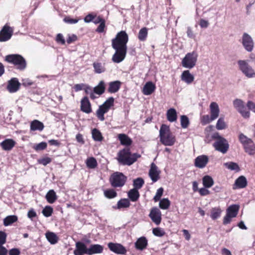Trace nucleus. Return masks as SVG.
<instances>
[{
	"mask_svg": "<svg viewBox=\"0 0 255 255\" xmlns=\"http://www.w3.org/2000/svg\"><path fill=\"white\" fill-rule=\"evenodd\" d=\"M128 36L125 31L118 32L116 37L112 40V46L115 50L112 60L114 63H119L125 58L127 52V44Z\"/></svg>",
	"mask_w": 255,
	"mask_h": 255,
	"instance_id": "f257e3e1",
	"label": "nucleus"
},
{
	"mask_svg": "<svg viewBox=\"0 0 255 255\" xmlns=\"http://www.w3.org/2000/svg\"><path fill=\"white\" fill-rule=\"evenodd\" d=\"M140 157L137 153L131 154L128 148H125L119 151L117 159L119 163L124 165H131L135 162L137 159Z\"/></svg>",
	"mask_w": 255,
	"mask_h": 255,
	"instance_id": "f03ea898",
	"label": "nucleus"
},
{
	"mask_svg": "<svg viewBox=\"0 0 255 255\" xmlns=\"http://www.w3.org/2000/svg\"><path fill=\"white\" fill-rule=\"evenodd\" d=\"M160 141L165 146H172L176 141L175 136L171 133L169 127L162 125L159 130Z\"/></svg>",
	"mask_w": 255,
	"mask_h": 255,
	"instance_id": "7ed1b4c3",
	"label": "nucleus"
},
{
	"mask_svg": "<svg viewBox=\"0 0 255 255\" xmlns=\"http://www.w3.org/2000/svg\"><path fill=\"white\" fill-rule=\"evenodd\" d=\"M212 139L216 140L213 144L215 149L223 153H226L229 148V144L227 140L221 136L218 132H215L211 136Z\"/></svg>",
	"mask_w": 255,
	"mask_h": 255,
	"instance_id": "20e7f679",
	"label": "nucleus"
},
{
	"mask_svg": "<svg viewBox=\"0 0 255 255\" xmlns=\"http://www.w3.org/2000/svg\"><path fill=\"white\" fill-rule=\"evenodd\" d=\"M239 139L247 154L251 156L255 155V144L251 138L241 133L239 135Z\"/></svg>",
	"mask_w": 255,
	"mask_h": 255,
	"instance_id": "39448f33",
	"label": "nucleus"
},
{
	"mask_svg": "<svg viewBox=\"0 0 255 255\" xmlns=\"http://www.w3.org/2000/svg\"><path fill=\"white\" fill-rule=\"evenodd\" d=\"M198 57V53L196 51L187 53L182 60L181 65L186 69H192L196 65Z\"/></svg>",
	"mask_w": 255,
	"mask_h": 255,
	"instance_id": "423d86ee",
	"label": "nucleus"
},
{
	"mask_svg": "<svg viewBox=\"0 0 255 255\" xmlns=\"http://www.w3.org/2000/svg\"><path fill=\"white\" fill-rule=\"evenodd\" d=\"M114 99L113 97H110L99 107L97 111L96 115L100 121H104V114L107 113L111 107L114 105Z\"/></svg>",
	"mask_w": 255,
	"mask_h": 255,
	"instance_id": "0eeeda50",
	"label": "nucleus"
},
{
	"mask_svg": "<svg viewBox=\"0 0 255 255\" xmlns=\"http://www.w3.org/2000/svg\"><path fill=\"white\" fill-rule=\"evenodd\" d=\"M5 60L17 66L20 70H23L26 67V62L24 59L20 55L11 54L5 57Z\"/></svg>",
	"mask_w": 255,
	"mask_h": 255,
	"instance_id": "6e6552de",
	"label": "nucleus"
},
{
	"mask_svg": "<svg viewBox=\"0 0 255 255\" xmlns=\"http://www.w3.org/2000/svg\"><path fill=\"white\" fill-rule=\"evenodd\" d=\"M127 180V177L122 173L115 172L110 177V182L114 187H121L123 186Z\"/></svg>",
	"mask_w": 255,
	"mask_h": 255,
	"instance_id": "1a4fd4ad",
	"label": "nucleus"
},
{
	"mask_svg": "<svg viewBox=\"0 0 255 255\" xmlns=\"http://www.w3.org/2000/svg\"><path fill=\"white\" fill-rule=\"evenodd\" d=\"M238 64L240 70L248 78L255 77V72L245 60H239Z\"/></svg>",
	"mask_w": 255,
	"mask_h": 255,
	"instance_id": "9d476101",
	"label": "nucleus"
},
{
	"mask_svg": "<svg viewBox=\"0 0 255 255\" xmlns=\"http://www.w3.org/2000/svg\"><path fill=\"white\" fill-rule=\"evenodd\" d=\"M234 108L242 115L245 118H248L250 117V112L247 111L243 101L240 99H237L233 101Z\"/></svg>",
	"mask_w": 255,
	"mask_h": 255,
	"instance_id": "9b49d317",
	"label": "nucleus"
},
{
	"mask_svg": "<svg viewBox=\"0 0 255 255\" xmlns=\"http://www.w3.org/2000/svg\"><path fill=\"white\" fill-rule=\"evenodd\" d=\"M108 247L111 251L118 255H125L127 250L122 245L112 242L108 244Z\"/></svg>",
	"mask_w": 255,
	"mask_h": 255,
	"instance_id": "f8f14e48",
	"label": "nucleus"
},
{
	"mask_svg": "<svg viewBox=\"0 0 255 255\" xmlns=\"http://www.w3.org/2000/svg\"><path fill=\"white\" fill-rule=\"evenodd\" d=\"M13 33L12 29L7 26L5 25L0 31V41L3 42L9 40Z\"/></svg>",
	"mask_w": 255,
	"mask_h": 255,
	"instance_id": "ddd939ff",
	"label": "nucleus"
},
{
	"mask_svg": "<svg viewBox=\"0 0 255 255\" xmlns=\"http://www.w3.org/2000/svg\"><path fill=\"white\" fill-rule=\"evenodd\" d=\"M149 216L152 221L156 225H158L160 224L161 221V213L157 208L154 207L152 208Z\"/></svg>",
	"mask_w": 255,
	"mask_h": 255,
	"instance_id": "4468645a",
	"label": "nucleus"
},
{
	"mask_svg": "<svg viewBox=\"0 0 255 255\" xmlns=\"http://www.w3.org/2000/svg\"><path fill=\"white\" fill-rule=\"evenodd\" d=\"M160 173V171L157 166L154 163H152L149 171V176L152 182H155L159 179Z\"/></svg>",
	"mask_w": 255,
	"mask_h": 255,
	"instance_id": "2eb2a0df",
	"label": "nucleus"
},
{
	"mask_svg": "<svg viewBox=\"0 0 255 255\" xmlns=\"http://www.w3.org/2000/svg\"><path fill=\"white\" fill-rule=\"evenodd\" d=\"M242 43L246 49L249 52L252 51L254 47V42L252 37L248 34L244 33L242 38Z\"/></svg>",
	"mask_w": 255,
	"mask_h": 255,
	"instance_id": "dca6fc26",
	"label": "nucleus"
},
{
	"mask_svg": "<svg viewBox=\"0 0 255 255\" xmlns=\"http://www.w3.org/2000/svg\"><path fill=\"white\" fill-rule=\"evenodd\" d=\"M20 84L16 78H12L8 81L7 89L10 93L17 92L20 88Z\"/></svg>",
	"mask_w": 255,
	"mask_h": 255,
	"instance_id": "f3484780",
	"label": "nucleus"
},
{
	"mask_svg": "<svg viewBox=\"0 0 255 255\" xmlns=\"http://www.w3.org/2000/svg\"><path fill=\"white\" fill-rule=\"evenodd\" d=\"M209 161L207 156L205 155L198 156L195 159V165L199 168H203L206 166Z\"/></svg>",
	"mask_w": 255,
	"mask_h": 255,
	"instance_id": "a211bd4d",
	"label": "nucleus"
},
{
	"mask_svg": "<svg viewBox=\"0 0 255 255\" xmlns=\"http://www.w3.org/2000/svg\"><path fill=\"white\" fill-rule=\"evenodd\" d=\"M104 248L99 244L91 245L89 248L86 247L87 255L101 254L103 251Z\"/></svg>",
	"mask_w": 255,
	"mask_h": 255,
	"instance_id": "6ab92c4d",
	"label": "nucleus"
},
{
	"mask_svg": "<svg viewBox=\"0 0 255 255\" xmlns=\"http://www.w3.org/2000/svg\"><path fill=\"white\" fill-rule=\"evenodd\" d=\"M86 245L81 242H78L75 244V249L74 251V255H83L87 254Z\"/></svg>",
	"mask_w": 255,
	"mask_h": 255,
	"instance_id": "aec40b11",
	"label": "nucleus"
},
{
	"mask_svg": "<svg viewBox=\"0 0 255 255\" xmlns=\"http://www.w3.org/2000/svg\"><path fill=\"white\" fill-rule=\"evenodd\" d=\"M81 110L86 114H89L92 112L91 104L87 97H84L81 101Z\"/></svg>",
	"mask_w": 255,
	"mask_h": 255,
	"instance_id": "412c9836",
	"label": "nucleus"
},
{
	"mask_svg": "<svg viewBox=\"0 0 255 255\" xmlns=\"http://www.w3.org/2000/svg\"><path fill=\"white\" fill-rule=\"evenodd\" d=\"M247 185V180L246 178L244 176H241L238 177L235 181L233 185V189L235 190L238 188H244Z\"/></svg>",
	"mask_w": 255,
	"mask_h": 255,
	"instance_id": "4be33fe9",
	"label": "nucleus"
},
{
	"mask_svg": "<svg viewBox=\"0 0 255 255\" xmlns=\"http://www.w3.org/2000/svg\"><path fill=\"white\" fill-rule=\"evenodd\" d=\"M210 110L211 120H215L218 117L220 112L219 106L217 103L216 102H212L210 105Z\"/></svg>",
	"mask_w": 255,
	"mask_h": 255,
	"instance_id": "5701e85b",
	"label": "nucleus"
},
{
	"mask_svg": "<svg viewBox=\"0 0 255 255\" xmlns=\"http://www.w3.org/2000/svg\"><path fill=\"white\" fill-rule=\"evenodd\" d=\"M181 79L187 84H190L194 81V76L189 70H187L182 73Z\"/></svg>",
	"mask_w": 255,
	"mask_h": 255,
	"instance_id": "b1692460",
	"label": "nucleus"
},
{
	"mask_svg": "<svg viewBox=\"0 0 255 255\" xmlns=\"http://www.w3.org/2000/svg\"><path fill=\"white\" fill-rule=\"evenodd\" d=\"M15 142L12 139H6L1 142L0 144L4 150H10L15 145Z\"/></svg>",
	"mask_w": 255,
	"mask_h": 255,
	"instance_id": "393cba45",
	"label": "nucleus"
},
{
	"mask_svg": "<svg viewBox=\"0 0 255 255\" xmlns=\"http://www.w3.org/2000/svg\"><path fill=\"white\" fill-rule=\"evenodd\" d=\"M155 89V85L151 82H148L143 86L142 93L145 95H149L154 92Z\"/></svg>",
	"mask_w": 255,
	"mask_h": 255,
	"instance_id": "a878e982",
	"label": "nucleus"
},
{
	"mask_svg": "<svg viewBox=\"0 0 255 255\" xmlns=\"http://www.w3.org/2000/svg\"><path fill=\"white\" fill-rule=\"evenodd\" d=\"M166 118L171 123L176 122L177 119V113L176 110L174 108L168 110L166 112Z\"/></svg>",
	"mask_w": 255,
	"mask_h": 255,
	"instance_id": "bb28decb",
	"label": "nucleus"
},
{
	"mask_svg": "<svg viewBox=\"0 0 255 255\" xmlns=\"http://www.w3.org/2000/svg\"><path fill=\"white\" fill-rule=\"evenodd\" d=\"M121 82L119 81L111 82L109 84L108 91L110 93H115L120 89Z\"/></svg>",
	"mask_w": 255,
	"mask_h": 255,
	"instance_id": "cd10ccee",
	"label": "nucleus"
},
{
	"mask_svg": "<svg viewBox=\"0 0 255 255\" xmlns=\"http://www.w3.org/2000/svg\"><path fill=\"white\" fill-rule=\"evenodd\" d=\"M147 245V241L145 237H142L137 239L135 243L136 249L139 250H143Z\"/></svg>",
	"mask_w": 255,
	"mask_h": 255,
	"instance_id": "c85d7f7f",
	"label": "nucleus"
},
{
	"mask_svg": "<svg viewBox=\"0 0 255 255\" xmlns=\"http://www.w3.org/2000/svg\"><path fill=\"white\" fill-rule=\"evenodd\" d=\"M45 237L48 242L52 245H55L58 243L59 238L57 235L52 232H47L45 234Z\"/></svg>",
	"mask_w": 255,
	"mask_h": 255,
	"instance_id": "c756f323",
	"label": "nucleus"
},
{
	"mask_svg": "<svg viewBox=\"0 0 255 255\" xmlns=\"http://www.w3.org/2000/svg\"><path fill=\"white\" fill-rule=\"evenodd\" d=\"M44 125L43 124L38 121V120H34L30 124V130L35 131V130H39L41 131L44 128Z\"/></svg>",
	"mask_w": 255,
	"mask_h": 255,
	"instance_id": "7c9ffc66",
	"label": "nucleus"
},
{
	"mask_svg": "<svg viewBox=\"0 0 255 255\" xmlns=\"http://www.w3.org/2000/svg\"><path fill=\"white\" fill-rule=\"evenodd\" d=\"M118 138L121 143L124 145H129L132 143L131 139L126 134L120 133L118 135Z\"/></svg>",
	"mask_w": 255,
	"mask_h": 255,
	"instance_id": "2f4dec72",
	"label": "nucleus"
},
{
	"mask_svg": "<svg viewBox=\"0 0 255 255\" xmlns=\"http://www.w3.org/2000/svg\"><path fill=\"white\" fill-rule=\"evenodd\" d=\"M239 210V206L237 205H232L230 206L227 209V213L233 217H236L238 214Z\"/></svg>",
	"mask_w": 255,
	"mask_h": 255,
	"instance_id": "473e14b6",
	"label": "nucleus"
},
{
	"mask_svg": "<svg viewBox=\"0 0 255 255\" xmlns=\"http://www.w3.org/2000/svg\"><path fill=\"white\" fill-rule=\"evenodd\" d=\"M94 93L99 95L103 94L105 91V83L103 81H101L98 85L93 89Z\"/></svg>",
	"mask_w": 255,
	"mask_h": 255,
	"instance_id": "72a5a7b5",
	"label": "nucleus"
},
{
	"mask_svg": "<svg viewBox=\"0 0 255 255\" xmlns=\"http://www.w3.org/2000/svg\"><path fill=\"white\" fill-rule=\"evenodd\" d=\"M128 197L130 200L132 202L136 201L139 197V193L136 189H130L128 193Z\"/></svg>",
	"mask_w": 255,
	"mask_h": 255,
	"instance_id": "f704fd0d",
	"label": "nucleus"
},
{
	"mask_svg": "<svg viewBox=\"0 0 255 255\" xmlns=\"http://www.w3.org/2000/svg\"><path fill=\"white\" fill-rule=\"evenodd\" d=\"M45 198L47 202L50 204L53 203L57 198L56 193L53 190H50L47 193Z\"/></svg>",
	"mask_w": 255,
	"mask_h": 255,
	"instance_id": "c9c22d12",
	"label": "nucleus"
},
{
	"mask_svg": "<svg viewBox=\"0 0 255 255\" xmlns=\"http://www.w3.org/2000/svg\"><path fill=\"white\" fill-rule=\"evenodd\" d=\"M94 72L97 74H101L105 71V64L100 62H94L93 64Z\"/></svg>",
	"mask_w": 255,
	"mask_h": 255,
	"instance_id": "e433bc0d",
	"label": "nucleus"
},
{
	"mask_svg": "<svg viewBox=\"0 0 255 255\" xmlns=\"http://www.w3.org/2000/svg\"><path fill=\"white\" fill-rule=\"evenodd\" d=\"M203 184L205 188H210L214 184L213 179L209 175H206L202 179Z\"/></svg>",
	"mask_w": 255,
	"mask_h": 255,
	"instance_id": "4c0bfd02",
	"label": "nucleus"
},
{
	"mask_svg": "<svg viewBox=\"0 0 255 255\" xmlns=\"http://www.w3.org/2000/svg\"><path fill=\"white\" fill-rule=\"evenodd\" d=\"M17 220V217L15 215L8 216L3 219V224L7 226L15 222Z\"/></svg>",
	"mask_w": 255,
	"mask_h": 255,
	"instance_id": "58836bf2",
	"label": "nucleus"
},
{
	"mask_svg": "<svg viewBox=\"0 0 255 255\" xmlns=\"http://www.w3.org/2000/svg\"><path fill=\"white\" fill-rule=\"evenodd\" d=\"M130 205V202L128 199H122L119 201L117 203V207H114L115 209H121L125 208H128Z\"/></svg>",
	"mask_w": 255,
	"mask_h": 255,
	"instance_id": "ea45409f",
	"label": "nucleus"
},
{
	"mask_svg": "<svg viewBox=\"0 0 255 255\" xmlns=\"http://www.w3.org/2000/svg\"><path fill=\"white\" fill-rule=\"evenodd\" d=\"M222 210L218 207L212 208L211 211V217L213 220H216L221 216Z\"/></svg>",
	"mask_w": 255,
	"mask_h": 255,
	"instance_id": "a19ab883",
	"label": "nucleus"
},
{
	"mask_svg": "<svg viewBox=\"0 0 255 255\" xmlns=\"http://www.w3.org/2000/svg\"><path fill=\"white\" fill-rule=\"evenodd\" d=\"M92 134L93 138L95 141H101L103 139L101 132L96 128L92 130Z\"/></svg>",
	"mask_w": 255,
	"mask_h": 255,
	"instance_id": "79ce46f5",
	"label": "nucleus"
},
{
	"mask_svg": "<svg viewBox=\"0 0 255 255\" xmlns=\"http://www.w3.org/2000/svg\"><path fill=\"white\" fill-rule=\"evenodd\" d=\"M87 166L91 169L95 168L97 166V162L96 159L94 157H90L86 160Z\"/></svg>",
	"mask_w": 255,
	"mask_h": 255,
	"instance_id": "37998d69",
	"label": "nucleus"
},
{
	"mask_svg": "<svg viewBox=\"0 0 255 255\" xmlns=\"http://www.w3.org/2000/svg\"><path fill=\"white\" fill-rule=\"evenodd\" d=\"M170 205V201L168 198H163L161 200L159 203V207L163 210L168 209Z\"/></svg>",
	"mask_w": 255,
	"mask_h": 255,
	"instance_id": "c03bdc74",
	"label": "nucleus"
},
{
	"mask_svg": "<svg viewBox=\"0 0 255 255\" xmlns=\"http://www.w3.org/2000/svg\"><path fill=\"white\" fill-rule=\"evenodd\" d=\"M216 128L218 130H222L227 128V124L224 118H220L216 124Z\"/></svg>",
	"mask_w": 255,
	"mask_h": 255,
	"instance_id": "a18cd8bd",
	"label": "nucleus"
},
{
	"mask_svg": "<svg viewBox=\"0 0 255 255\" xmlns=\"http://www.w3.org/2000/svg\"><path fill=\"white\" fill-rule=\"evenodd\" d=\"M147 35V28L146 27H143L139 30L138 38L140 41H144L145 40Z\"/></svg>",
	"mask_w": 255,
	"mask_h": 255,
	"instance_id": "49530a36",
	"label": "nucleus"
},
{
	"mask_svg": "<svg viewBox=\"0 0 255 255\" xmlns=\"http://www.w3.org/2000/svg\"><path fill=\"white\" fill-rule=\"evenodd\" d=\"M144 184V180L141 178H137L133 180L134 189H140Z\"/></svg>",
	"mask_w": 255,
	"mask_h": 255,
	"instance_id": "de8ad7c7",
	"label": "nucleus"
},
{
	"mask_svg": "<svg viewBox=\"0 0 255 255\" xmlns=\"http://www.w3.org/2000/svg\"><path fill=\"white\" fill-rule=\"evenodd\" d=\"M224 165L229 169L231 170L239 171L240 168L239 165L235 162H227L224 164Z\"/></svg>",
	"mask_w": 255,
	"mask_h": 255,
	"instance_id": "09e8293b",
	"label": "nucleus"
},
{
	"mask_svg": "<svg viewBox=\"0 0 255 255\" xmlns=\"http://www.w3.org/2000/svg\"><path fill=\"white\" fill-rule=\"evenodd\" d=\"M104 195L108 198H113L116 197L117 194L114 189H109L104 191Z\"/></svg>",
	"mask_w": 255,
	"mask_h": 255,
	"instance_id": "8fccbe9b",
	"label": "nucleus"
},
{
	"mask_svg": "<svg viewBox=\"0 0 255 255\" xmlns=\"http://www.w3.org/2000/svg\"><path fill=\"white\" fill-rule=\"evenodd\" d=\"M42 213L45 217H50L53 213V208L47 206L43 209Z\"/></svg>",
	"mask_w": 255,
	"mask_h": 255,
	"instance_id": "3c124183",
	"label": "nucleus"
},
{
	"mask_svg": "<svg viewBox=\"0 0 255 255\" xmlns=\"http://www.w3.org/2000/svg\"><path fill=\"white\" fill-rule=\"evenodd\" d=\"M152 233L155 236L162 237L165 235L164 230L160 228H155L153 229Z\"/></svg>",
	"mask_w": 255,
	"mask_h": 255,
	"instance_id": "603ef678",
	"label": "nucleus"
},
{
	"mask_svg": "<svg viewBox=\"0 0 255 255\" xmlns=\"http://www.w3.org/2000/svg\"><path fill=\"white\" fill-rule=\"evenodd\" d=\"M181 126L182 128H185L189 125V120L187 116L183 115L181 116Z\"/></svg>",
	"mask_w": 255,
	"mask_h": 255,
	"instance_id": "864d4df0",
	"label": "nucleus"
},
{
	"mask_svg": "<svg viewBox=\"0 0 255 255\" xmlns=\"http://www.w3.org/2000/svg\"><path fill=\"white\" fill-rule=\"evenodd\" d=\"M163 193V189L162 187L157 189L156 194L154 197V200L155 202L159 200Z\"/></svg>",
	"mask_w": 255,
	"mask_h": 255,
	"instance_id": "5fc2aeb1",
	"label": "nucleus"
},
{
	"mask_svg": "<svg viewBox=\"0 0 255 255\" xmlns=\"http://www.w3.org/2000/svg\"><path fill=\"white\" fill-rule=\"evenodd\" d=\"M47 146V143L45 142H41L34 146V149L35 150H42L44 149Z\"/></svg>",
	"mask_w": 255,
	"mask_h": 255,
	"instance_id": "6e6d98bb",
	"label": "nucleus"
},
{
	"mask_svg": "<svg viewBox=\"0 0 255 255\" xmlns=\"http://www.w3.org/2000/svg\"><path fill=\"white\" fill-rule=\"evenodd\" d=\"M78 19H73L69 16H66L64 18V21L69 24H74L78 22Z\"/></svg>",
	"mask_w": 255,
	"mask_h": 255,
	"instance_id": "4d7b16f0",
	"label": "nucleus"
},
{
	"mask_svg": "<svg viewBox=\"0 0 255 255\" xmlns=\"http://www.w3.org/2000/svg\"><path fill=\"white\" fill-rule=\"evenodd\" d=\"M51 161V159L49 157H45L38 160V162L42 165L46 166Z\"/></svg>",
	"mask_w": 255,
	"mask_h": 255,
	"instance_id": "13d9d810",
	"label": "nucleus"
},
{
	"mask_svg": "<svg viewBox=\"0 0 255 255\" xmlns=\"http://www.w3.org/2000/svg\"><path fill=\"white\" fill-rule=\"evenodd\" d=\"M6 234L0 231V245H3L6 242Z\"/></svg>",
	"mask_w": 255,
	"mask_h": 255,
	"instance_id": "bf43d9fd",
	"label": "nucleus"
},
{
	"mask_svg": "<svg viewBox=\"0 0 255 255\" xmlns=\"http://www.w3.org/2000/svg\"><path fill=\"white\" fill-rule=\"evenodd\" d=\"M213 121L214 120H211V117L209 115H204L202 117V122L204 124H208Z\"/></svg>",
	"mask_w": 255,
	"mask_h": 255,
	"instance_id": "052dcab7",
	"label": "nucleus"
},
{
	"mask_svg": "<svg viewBox=\"0 0 255 255\" xmlns=\"http://www.w3.org/2000/svg\"><path fill=\"white\" fill-rule=\"evenodd\" d=\"M234 217L226 214V216L224 217V219H223V224L224 225H227V224L230 223V222L232 221V219Z\"/></svg>",
	"mask_w": 255,
	"mask_h": 255,
	"instance_id": "680f3d73",
	"label": "nucleus"
},
{
	"mask_svg": "<svg viewBox=\"0 0 255 255\" xmlns=\"http://www.w3.org/2000/svg\"><path fill=\"white\" fill-rule=\"evenodd\" d=\"M199 192L200 194L202 196L207 195L210 193V191L209 190L207 189L206 188H205V187H204V188H200L199 190Z\"/></svg>",
	"mask_w": 255,
	"mask_h": 255,
	"instance_id": "e2e57ef3",
	"label": "nucleus"
},
{
	"mask_svg": "<svg viewBox=\"0 0 255 255\" xmlns=\"http://www.w3.org/2000/svg\"><path fill=\"white\" fill-rule=\"evenodd\" d=\"M105 27V20L103 21L100 23V25L96 29V31L98 32H103Z\"/></svg>",
	"mask_w": 255,
	"mask_h": 255,
	"instance_id": "0e129e2a",
	"label": "nucleus"
},
{
	"mask_svg": "<svg viewBox=\"0 0 255 255\" xmlns=\"http://www.w3.org/2000/svg\"><path fill=\"white\" fill-rule=\"evenodd\" d=\"M22 85L24 86H30L33 84L32 81L28 79V78H25L22 79Z\"/></svg>",
	"mask_w": 255,
	"mask_h": 255,
	"instance_id": "69168bd1",
	"label": "nucleus"
},
{
	"mask_svg": "<svg viewBox=\"0 0 255 255\" xmlns=\"http://www.w3.org/2000/svg\"><path fill=\"white\" fill-rule=\"evenodd\" d=\"M247 106L250 110L255 113V103L251 101H249L247 104Z\"/></svg>",
	"mask_w": 255,
	"mask_h": 255,
	"instance_id": "338daca9",
	"label": "nucleus"
},
{
	"mask_svg": "<svg viewBox=\"0 0 255 255\" xmlns=\"http://www.w3.org/2000/svg\"><path fill=\"white\" fill-rule=\"evenodd\" d=\"M9 255H19L20 254V251L17 249H12L9 251Z\"/></svg>",
	"mask_w": 255,
	"mask_h": 255,
	"instance_id": "774afa93",
	"label": "nucleus"
}]
</instances>
